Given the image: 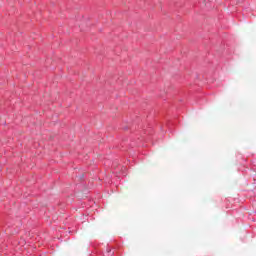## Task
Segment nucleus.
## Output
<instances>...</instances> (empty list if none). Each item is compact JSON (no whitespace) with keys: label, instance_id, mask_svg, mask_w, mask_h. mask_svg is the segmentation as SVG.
Returning <instances> with one entry per match:
<instances>
[{"label":"nucleus","instance_id":"obj_1","mask_svg":"<svg viewBox=\"0 0 256 256\" xmlns=\"http://www.w3.org/2000/svg\"><path fill=\"white\" fill-rule=\"evenodd\" d=\"M141 133H147V131H145V132H143V131H137L136 134H135L136 137H137V140H135L134 142H132V144H130L131 147H135V145H137V146L141 145V144H139V143H141V141H143V139H145V137H143V136H141L142 139L139 137V135H141Z\"/></svg>","mask_w":256,"mask_h":256},{"label":"nucleus","instance_id":"obj_3","mask_svg":"<svg viewBox=\"0 0 256 256\" xmlns=\"http://www.w3.org/2000/svg\"><path fill=\"white\" fill-rule=\"evenodd\" d=\"M124 131H127V129H129V127H123Z\"/></svg>","mask_w":256,"mask_h":256},{"label":"nucleus","instance_id":"obj_2","mask_svg":"<svg viewBox=\"0 0 256 256\" xmlns=\"http://www.w3.org/2000/svg\"><path fill=\"white\" fill-rule=\"evenodd\" d=\"M106 251H107L106 255H104V256H113V252L111 251L110 248H107Z\"/></svg>","mask_w":256,"mask_h":256}]
</instances>
